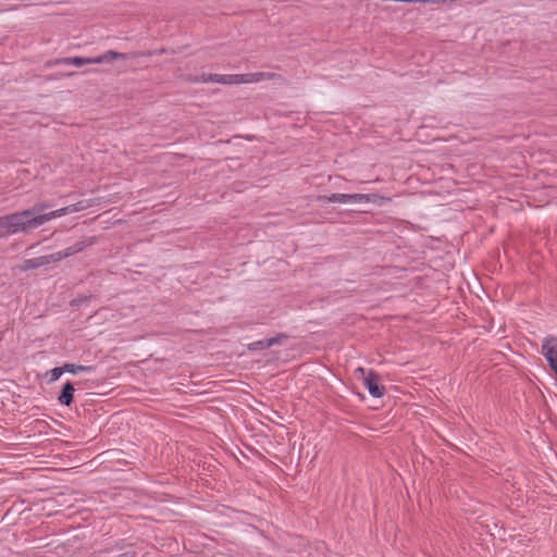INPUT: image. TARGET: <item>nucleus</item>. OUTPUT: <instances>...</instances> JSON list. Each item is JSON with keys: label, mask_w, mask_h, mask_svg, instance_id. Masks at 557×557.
I'll return each mask as SVG.
<instances>
[{"label": "nucleus", "mask_w": 557, "mask_h": 557, "mask_svg": "<svg viewBox=\"0 0 557 557\" xmlns=\"http://www.w3.org/2000/svg\"><path fill=\"white\" fill-rule=\"evenodd\" d=\"M128 55L126 53L117 52L114 50H108L104 53L95 57V58H84V57H69L61 58L53 61L54 64H64V65H74L77 67L84 66L86 64H100V63H111L114 60L122 59L126 60Z\"/></svg>", "instance_id": "obj_1"}, {"label": "nucleus", "mask_w": 557, "mask_h": 557, "mask_svg": "<svg viewBox=\"0 0 557 557\" xmlns=\"http://www.w3.org/2000/svg\"><path fill=\"white\" fill-rule=\"evenodd\" d=\"M23 216L20 211L0 216V238L17 233H28L29 231Z\"/></svg>", "instance_id": "obj_2"}, {"label": "nucleus", "mask_w": 557, "mask_h": 557, "mask_svg": "<svg viewBox=\"0 0 557 557\" xmlns=\"http://www.w3.org/2000/svg\"><path fill=\"white\" fill-rule=\"evenodd\" d=\"M50 207L51 206L48 202L41 201V202L35 203L29 209L20 211L21 214L24 215L23 219H24L25 223L27 224V228L29 232L48 222V221H41L39 219L44 214H46L45 211L47 209H49Z\"/></svg>", "instance_id": "obj_3"}, {"label": "nucleus", "mask_w": 557, "mask_h": 557, "mask_svg": "<svg viewBox=\"0 0 557 557\" xmlns=\"http://www.w3.org/2000/svg\"><path fill=\"white\" fill-rule=\"evenodd\" d=\"M356 373H360L363 379V385L371 396L375 398L384 396L385 387L380 384V377L373 370H370L366 375V370L359 367L356 369Z\"/></svg>", "instance_id": "obj_4"}, {"label": "nucleus", "mask_w": 557, "mask_h": 557, "mask_svg": "<svg viewBox=\"0 0 557 557\" xmlns=\"http://www.w3.org/2000/svg\"><path fill=\"white\" fill-rule=\"evenodd\" d=\"M541 351L552 370L557 373V337L553 335L546 336L543 341Z\"/></svg>", "instance_id": "obj_5"}, {"label": "nucleus", "mask_w": 557, "mask_h": 557, "mask_svg": "<svg viewBox=\"0 0 557 557\" xmlns=\"http://www.w3.org/2000/svg\"><path fill=\"white\" fill-rule=\"evenodd\" d=\"M195 82L198 83H216L223 85H238V74H202Z\"/></svg>", "instance_id": "obj_6"}, {"label": "nucleus", "mask_w": 557, "mask_h": 557, "mask_svg": "<svg viewBox=\"0 0 557 557\" xmlns=\"http://www.w3.org/2000/svg\"><path fill=\"white\" fill-rule=\"evenodd\" d=\"M57 259L53 253L40 256L32 259H25L21 265L22 271L35 270L44 267H49L50 264H57Z\"/></svg>", "instance_id": "obj_7"}, {"label": "nucleus", "mask_w": 557, "mask_h": 557, "mask_svg": "<svg viewBox=\"0 0 557 557\" xmlns=\"http://www.w3.org/2000/svg\"><path fill=\"white\" fill-rule=\"evenodd\" d=\"M239 84L259 83L262 81L281 79V75L275 73L256 72L238 74Z\"/></svg>", "instance_id": "obj_8"}, {"label": "nucleus", "mask_w": 557, "mask_h": 557, "mask_svg": "<svg viewBox=\"0 0 557 557\" xmlns=\"http://www.w3.org/2000/svg\"><path fill=\"white\" fill-rule=\"evenodd\" d=\"M287 338V335L286 334H278L274 337H271V338H265V339H260V341H256L253 343H250L248 345V349L249 350H262V349H267V348H270L274 345H281L282 342L284 339Z\"/></svg>", "instance_id": "obj_9"}, {"label": "nucleus", "mask_w": 557, "mask_h": 557, "mask_svg": "<svg viewBox=\"0 0 557 557\" xmlns=\"http://www.w3.org/2000/svg\"><path fill=\"white\" fill-rule=\"evenodd\" d=\"M82 208L83 207L81 206V203L77 202V203L70 205V206L63 207L61 209L54 210V211L47 212L39 220H41V221H51V220H53L55 218H60V216H63V215L69 214V213L77 212Z\"/></svg>", "instance_id": "obj_10"}, {"label": "nucleus", "mask_w": 557, "mask_h": 557, "mask_svg": "<svg viewBox=\"0 0 557 557\" xmlns=\"http://www.w3.org/2000/svg\"><path fill=\"white\" fill-rule=\"evenodd\" d=\"M74 392H75V388H74L73 383L70 381L66 382L63 385V387L60 392V395L58 397L59 403L64 406H70L73 403Z\"/></svg>", "instance_id": "obj_11"}, {"label": "nucleus", "mask_w": 557, "mask_h": 557, "mask_svg": "<svg viewBox=\"0 0 557 557\" xmlns=\"http://www.w3.org/2000/svg\"><path fill=\"white\" fill-rule=\"evenodd\" d=\"M63 369H65V372L76 374L78 372H91L94 371L92 366H83V364H75V363H64Z\"/></svg>", "instance_id": "obj_12"}, {"label": "nucleus", "mask_w": 557, "mask_h": 557, "mask_svg": "<svg viewBox=\"0 0 557 557\" xmlns=\"http://www.w3.org/2000/svg\"><path fill=\"white\" fill-rule=\"evenodd\" d=\"M96 243L95 237H89L83 240H78L75 244L71 245L72 250L75 251V253H78L83 250H85L87 247L94 245Z\"/></svg>", "instance_id": "obj_13"}, {"label": "nucleus", "mask_w": 557, "mask_h": 557, "mask_svg": "<svg viewBox=\"0 0 557 557\" xmlns=\"http://www.w3.org/2000/svg\"><path fill=\"white\" fill-rule=\"evenodd\" d=\"M319 199L323 202H339V203H348L347 202V194H332L330 196H321Z\"/></svg>", "instance_id": "obj_14"}, {"label": "nucleus", "mask_w": 557, "mask_h": 557, "mask_svg": "<svg viewBox=\"0 0 557 557\" xmlns=\"http://www.w3.org/2000/svg\"><path fill=\"white\" fill-rule=\"evenodd\" d=\"M370 195H366V194H351V195H348L347 194V202L348 203H351V202H369L370 201Z\"/></svg>", "instance_id": "obj_15"}, {"label": "nucleus", "mask_w": 557, "mask_h": 557, "mask_svg": "<svg viewBox=\"0 0 557 557\" xmlns=\"http://www.w3.org/2000/svg\"><path fill=\"white\" fill-rule=\"evenodd\" d=\"M76 255L74 250H72V247L69 246L67 248H65L64 250H61V251H58V252H54V256H55V259H57V262L59 263L60 261H62L63 259L65 258H69V257H72Z\"/></svg>", "instance_id": "obj_16"}, {"label": "nucleus", "mask_w": 557, "mask_h": 557, "mask_svg": "<svg viewBox=\"0 0 557 557\" xmlns=\"http://www.w3.org/2000/svg\"><path fill=\"white\" fill-rule=\"evenodd\" d=\"M65 372L63 367H57L50 370V381L54 382L60 379V376Z\"/></svg>", "instance_id": "obj_17"}]
</instances>
